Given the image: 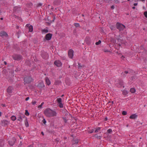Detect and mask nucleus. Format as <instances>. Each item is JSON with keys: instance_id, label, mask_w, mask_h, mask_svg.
Here are the masks:
<instances>
[{"instance_id": "nucleus-33", "label": "nucleus", "mask_w": 147, "mask_h": 147, "mask_svg": "<svg viewBox=\"0 0 147 147\" xmlns=\"http://www.w3.org/2000/svg\"><path fill=\"white\" fill-rule=\"evenodd\" d=\"M101 42L100 40H99L98 42H96L95 44L96 45H99L101 43Z\"/></svg>"}, {"instance_id": "nucleus-44", "label": "nucleus", "mask_w": 147, "mask_h": 147, "mask_svg": "<svg viewBox=\"0 0 147 147\" xmlns=\"http://www.w3.org/2000/svg\"><path fill=\"white\" fill-rule=\"evenodd\" d=\"M104 1L107 3H109L111 1V0H104Z\"/></svg>"}, {"instance_id": "nucleus-64", "label": "nucleus", "mask_w": 147, "mask_h": 147, "mask_svg": "<svg viewBox=\"0 0 147 147\" xmlns=\"http://www.w3.org/2000/svg\"><path fill=\"white\" fill-rule=\"evenodd\" d=\"M44 104V102H42L41 104V105H43V104Z\"/></svg>"}, {"instance_id": "nucleus-32", "label": "nucleus", "mask_w": 147, "mask_h": 147, "mask_svg": "<svg viewBox=\"0 0 147 147\" xmlns=\"http://www.w3.org/2000/svg\"><path fill=\"white\" fill-rule=\"evenodd\" d=\"M94 131V129H91L90 130L88 131V132L89 133L91 134Z\"/></svg>"}, {"instance_id": "nucleus-28", "label": "nucleus", "mask_w": 147, "mask_h": 147, "mask_svg": "<svg viewBox=\"0 0 147 147\" xmlns=\"http://www.w3.org/2000/svg\"><path fill=\"white\" fill-rule=\"evenodd\" d=\"M127 94V92L126 90H124L123 92V95H126Z\"/></svg>"}, {"instance_id": "nucleus-14", "label": "nucleus", "mask_w": 147, "mask_h": 147, "mask_svg": "<svg viewBox=\"0 0 147 147\" xmlns=\"http://www.w3.org/2000/svg\"><path fill=\"white\" fill-rule=\"evenodd\" d=\"M26 26L28 28L29 30V31L32 32L33 31V26L32 25H31L30 24H27L26 25Z\"/></svg>"}, {"instance_id": "nucleus-61", "label": "nucleus", "mask_w": 147, "mask_h": 147, "mask_svg": "<svg viewBox=\"0 0 147 147\" xmlns=\"http://www.w3.org/2000/svg\"><path fill=\"white\" fill-rule=\"evenodd\" d=\"M132 8L133 9H135V6L133 7Z\"/></svg>"}, {"instance_id": "nucleus-5", "label": "nucleus", "mask_w": 147, "mask_h": 147, "mask_svg": "<svg viewBox=\"0 0 147 147\" xmlns=\"http://www.w3.org/2000/svg\"><path fill=\"white\" fill-rule=\"evenodd\" d=\"M41 55L42 57L44 59H47L48 56L47 53L43 50L41 51Z\"/></svg>"}, {"instance_id": "nucleus-15", "label": "nucleus", "mask_w": 147, "mask_h": 147, "mask_svg": "<svg viewBox=\"0 0 147 147\" xmlns=\"http://www.w3.org/2000/svg\"><path fill=\"white\" fill-rule=\"evenodd\" d=\"M45 86V85L43 82H40L38 85V87H39L41 89H42Z\"/></svg>"}, {"instance_id": "nucleus-31", "label": "nucleus", "mask_w": 147, "mask_h": 147, "mask_svg": "<svg viewBox=\"0 0 147 147\" xmlns=\"http://www.w3.org/2000/svg\"><path fill=\"white\" fill-rule=\"evenodd\" d=\"M25 115L26 116H28L29 115V113L27 110H25Z\"/></svg>"}, {"instance_id": "nucleus-26", "label": "nucleus", "mask_w": 147, "mask_h": 147, "mask_svg": "<svg viewBox=\"0 0 147 147\" xmlns=\"http://www.w3.org/2000/svg\"><path fill=\"white\" fill-rule=\"evenodd\" d=\"M18 120L19 121H22V117L21 116L20 114L18 115Z\"/></svg>"}, {"instance_id": "nucleus-11", "label": "nucleus", "mask_w": 147, "mask_h": 147, "mask_svg": "<svg viewBox=\"0 0 147 147\" xmlns=\"http://www.w3.org/2000/svg\"><path fill=\"white\" fill-rule=\"evenodd\" d=\"M0 36L3 38L8 36L7 33L5 31H2L0 32Z\"/></svg>"}, {"instance_id": "nucleus-27", "label": "nucleus", "mask_w": 147, "mask_h": 147, "mask_svg": "<svg viewBox=\"0 0 147 147\" xmlns=\"http://www.w3.org/2000/svg\"><path fill=\"white\" fill-rule=\"evenodd\" d=\"M101 128L100 127H98L95 130L94 132L95 133H97L98 132V131Z\"/></svg>"}, {"instance_id": "nucleus-45", "label": "nucleus", "mask_w": 147, "mask_h": 147, "mask_svg": "<svg viewBox=\"0 0 147 147\" xmlns=\"http://www.w3.org/2000/svg\"><path fill=\"white\" fill-rule=\"evenodd\" d=\"M32 103L33 105H34L36 103V101H32Z\"/></svg>"}, {"instance_id": "nucleus-37", "label": "nucleus", "mask_w": 147, "mask_h": 147, "mask_svg": "<svg viewBox=\"0 0 147 147\" xmlns=\"http://www.w3.org/2000/svg\"><path fill=\"white\" fill-rule=\"evenodd\" d=\"M62 118L64 120L65 123H66L67 122V120L65 117H62Z\"/></svg>"}, {"instance_id": "nucleus-25", "label": "nucleus", "mask_w": 147, "mask_h": 147, "mask_svg": "<svg viewBox=\"0 0 147 147\" xmlns=\"http://www.w3.org/2000/svg\"><path fill=\"white\" fill-rule=\"evenodd\" d=\"M11 119L12 121H15L16 119V117L14 115L12 116L11 117Z\"/></svg>"}, {"instance_id": "nucleus-10", "label": "nucleus", "mask_w": 147, "mask_h": 147, "mask_svg": "<svg viewBox=\"0 0 147 147\" xmlns=\"http://www.w3.org/2000/svg\"><path fill=\"white\" fill-rule=\"evenodd\" d=\"M9 123V121L6 120H2L1 121V124L3 126L7 125Z\"/></svg>"}, {"instance_id": "nucleus-34", "label": "nucleus", "mask_w": 147, "mask_h": 147, "mask_svg": "<svg viewBox=\"0 0 147 147\" xmlns=\"http://www.w3.org/2000/svg\"><path fill=\"white\" fill-rule=\"evenodd\" d=\"M112 132V130L111 129H109L107 130V132L108 133H111Z\"/></svg>"}, {"instance_id": "nucleus-58", "label": "nucleus", "mask_w": 147, "mask_h": 147, "mask_svg": "<svg viewBox=\"0 0 147 147\" xmlns=\"http://www.w3.org/2000/svg\"><path fill=\"white\" fill-rule=\"evenodd\" d=\"M18 136L20 139H22V138L19 135Z\"/></svg>"}, {"instance_id": "nucleus-4", "label": "nucleus", "mask_w": 147, "mask_h": 147, "mask_svg": "<svg viewBox=\"0 0 147 147\" xmlns=\"http://www.w3.org/2000/svg\"><path fill=\"white\" fill-rule=\"evenodd\" d=\"M24 84H29L32 81V78L30 76L26 77H25L24 78Z\"/></svg>"}, {"instance_id": "nucleus-21", "label": "nucleus", "mask_w": 147, "mask_h": 147, "mask_svg": "<svg viewBox=\"0 0 147 147\" xmlns=\"http://www.w3.org/2000/svg\"><path fill=\"white\" fill-rule=\"evenodd\" d=\"M79 142V140L78 139H76L74 140L73 142V144H77Z\"/></svg>"}, {"instance_id": "nucleus-7", "label": "nucleus", "mask_w": 147, "mask_h": 147, "mask_svg": "<svg viewBox=\"0 0 147 147\" xmlns=\"http://www.w3.org/2000/svg\"><path fill=\"white\" fill-rule=\"evenodd\" d=\"M13 59L15 60H20L22 58V56L19 55H13Z\"/></svg>"}, {"instance_id": "nucleus-41", "label": "nucleus", "mask_w": 147, "mask_h": 147, "mask_svg": "<svg viewBox=\"0 0 147 147\" xmlns=\"http://www.w3.org/2000/svg\"><path fill=\"white\" fill-rule=\"evenodd\" d=\"M20 70V68H19L18 67L16 68V69L15 70V71L16 72Z\"/></svg>"}, {"instance_id": "nucleus-17", "label": "nucleus", "mask_w": 147, "mask_h": 147, "mask_svg": "<svg viewBox=\"0 0 147 147\" xmlns=\"http://www.w3.org/2000/svg\"><path fill=\"white\" fill-rule=\"evenodd\" d=\"M12 89L13 88L11 86H9L7 89V92L9 93H11Z\"/></svg>"}, {"instance_id": "nucleus-20", "label": "nucleus", "mask_w": 147, "mask_h": 147, "mask_svg": "<svg viewBox=\"0 0 147 147\" xmlns=\"http://www.w3.org/2000/svg\"><path fill=\"white\" fill-rule=\"evenodd\" d=\"M46 82L47 84L48 85H49L50 84L51 82L49 79V78L47 77H46Z\"/></svg>"}, {"instance_id": "nucleus-53", "label": "nucleus", "mask_w": 147, "mask_h": 147, "mask_svg": "<svg viewBox=\"0 0 147 147\" xmlns=\"http://www.w3.org/2000/svg\"><path fill=\"white\" fill-rule=\"evenodd\" d=\"M42 105H39V106H38V108H41L42 107Z\"/></svg>"}, {"instance_id": "nucleus-51", "label": "nucleus", "mask_w": 147, "mask_h": 147, "mask_svg": "<svg viewBox=\"0 0 147 147\" xmlns=\"http://www.w3.org/2000/svg\"><path fill=\"white\" fill-rule=\"evenodd\" d=\"M115 8L114 6V5H112L111 7V8L112 9H113Z\"/></svg>"}, {"instance_id": "nucleus-63", "label": "nucleus", "mask_w": 147, "mask_h": 147, "mask_svg": "<svg viewBox=\"0 0 147 147\" xmlns=\"http://www.w3.org/2000/svg\"><path fill=\"white\" fill-rule=\"evenodd\" d=\"M41 133V134L42 135H44V133L42 131Z\"/></svg>"}, {"instance_id": "nucleus-52", "label": "nucleus", "mask_w": 147, "mask_h": 147, "mask_svg": "<svg viewBox=\"0 0 147 147\" xmlns=\"http://www.w3.org/2000/svg\"><path fill=\"white\" fill-rule=\"evenodd\" d=\"M29 97H27L26 99H25V100L26 101H27L28 100H29Z\"/></svg>"}, {"instance_id": "nucleus-24", "label": "nucleus", "mask_w": 147, "mask_h": 147, "mask_svg": "<svg viewBox=\"0 0 147 147\" xmlns=\"http://www.w3.org/2000/svg\"><path fill=\"white\" fill-rule=\"evenodd\" d=\"M130 91L131 93H134L135 92L136 90L134 88H132L130 89Z\"/></svg>"}, {"instance_id": "nucleus-57", "label": "nucleus", "mask_w": 147, "mask_h": 147, "mask_svg": "<svg viewBox=\"0 0 147 147\" xmlns=\"http://www.w3.org/2000/svg\"><path fill=\"white\" fill-rule=\"evenodd\" d=\"M2 105L3 107H5V104H2Z\"/></svg>"}, {"instance_id": "nucleus-36", "label": "nucleus", "mask_w": 147, "mask_h": 147, "mask_svg": "<svg viewBox=\"0 0 147 147\" xmlns=\"http://www.w3.org/2000/svg\"><path fill=\"white\" fill-rule=\"evenodd\" d=\"M122 114L123 115H127V112L125 111H123L122 112Z\"/></svg>"}, {"instance_id": "nucleus-1", "label": "nucleus", "mask_w": 147, "mask_h": 147, "mask_svg": "<svg viewBox=\"0 0 147 147\" xmlns=\"http://www.w3.org/2000/svg\"><path fill=\"white\" fill-rule=\"evenodd\" d=\"M44 114L47 117L56 116L57 115L56 112L50 109H46L44 112Z\"/></svg>"}, {"instance_id": "nucleus-3", "label": "nucleus", "mask_w": 147, "mask_h": 147, "mask_svg": "<svg viewBox=\"0 0 147 147\" xmlns=\"http://www.w3.org/2000/svg\"><path fill=\"white\" fill-rule=\"evenodd\" d=\"M8 139L9 144L10 146H12L16 141V138L15 137H12V138L11 137L10 138H9Z\"/></svg>"}, {"instance_id": "nucleus-29", "label": "nucleus", "mask_w": 147, "mask_h": 147, "mask_svg": "<svg viewBox=\"0 0 147 147\" xmlns=\"http://www.w3.org/2000/svg\"><path fill=\"white\" fill-rule=\"evenodd\" d=\"M74 25L76 27H80V24L78 23H74Z\"/></svg>"}, {"instance_id": "nucleus-49", "label": "nucleus", "mask_w": 147, "mask_h": 147, "mask_svg": "<svg viewBox=\"0 0 147 147\" xmlns=\"http://www.w3.org/2000/svg\"><path fill=\"white\" fill-rule=\"evenodd\" d=\"M114 28V27L113 26H111L110 27V28L111 30H113Z\"/></svg>"}, {"instance_id": "nucleus-12", "label": "nucleus", "mask_w": 147, "mask_h": 147, "mask_svg": "<svg viewBox=\"0 0 147 147\" xmlns=\"http://www.w3.org/2000/svg\"><path fill=\"white\" fill-rule=\"evenodd\" d=\"M117 85L118 87H121L123 86V87H124V86H123V81L121 80H118V83L117 84Z\"/></svg>"}, {"instance_id": "nucleus-55", "label": "nucleus", "mask_w": 147, "mask_h": 147, "mask_svg": "<svg viewBox=\"0 0 147 147\" xmlns=\"http://www.w3.org/2000/svg\"><path fill=\"white\" fill-rule=\"evenodd\" d=\"M124 73H125V74H126L128 73V71H124Z\"/></svg>"}, {"instance_id": "nucleus-48", "label": "nucleus", "mask_w": 147, "mask_h": 147, "mask_svg": "<svg viewBox=\"0 0 147 147\" xmlns=\"http://www.w3.org/2000/svg\"><path fill=\"white\" fill-rule=\"evenodd\" d=\"M42 5V4L41 3H39L37 5V7H40Z\"/></svg>"}, {"instance_id": "nucleus-43", "label": "nucleus", "mask_w": 147, "mask_h": 147, "mask_svg": "<svg viewBox=\"0 0 147 147\" xmlns=\"http://www.w3.org/2000/svg\"><path fill=\"white\" fill-rule=\"evenodd\" d=\"M104 51L105 52H109L110 51L107 49H104Z\"/></svg>"}, {"instance_id": "nucleus-46", "label": "nucleus", "mask_w": 147, "mask_h": 147, "mask_svg": "<svg viewBox=\"0 0 147 147\" xmlns=\"http://www.w3.org/2000/svg\"><path fill=\"white\" fill-rule=\"evenodd\" d=\"M55 17H54L53 20L52 21H51V22L52 23L53 22H54L55 20Z\"/></svg>"}, {"instance_id": "nucleus-42", "label": "nucleus", "mask_w": 147, "mask_h": 147, "mask_svg": "<svg viewBox=\"0 0 147 147\" xmlns=\"http://www.w3.org/2000/svg\"><path fill=\"white\" fill-rule=\"evenodd\" d=\"M144 14L145 16L147 18V11H146L144 12Z\"/></svg>"}, {"instance_id": "nucleus-23", "label": "nucleus", "mask_w": 147, "mask_h": 147, "mask_svg": "<svg viewBox=\"0 0 147 147\" xmlns=\"http://www.w3.org/2000/svg\"><path fill=\"white\" fill-rule=\"evenodd\" d=\"M94 136L96 138L99 139H100V137H102L101 136L98 135V134H95Z\"/></svg>"}, {"instance_id": "nucleus-60", "label": "nucleus", "mask_w": 147, "mask_h": 147, "mask_svg": "<svg viewBox=\"0 0 147 147\" xmlns=\"http://www.w3.org/2000/svg\"><path fill=\"white\" fill-rule=\"evenodd\" d=\"M107 119H107V117H106V118H105V121H107Z\"/></svg>"}, {"instance_id": "nucleus-9", "label": "nucleus", "mask_w": 147, "mask_h": 147, "mask_svg": "<svg viewBox=\"0 0 147 147\" xmlns=\"http://www.w3.org/2000/svg\"><path fill=\"white\" fill-rule=\"evenodd\" d=\"M74 55V51L72 49H70L68 51V55L69 57L71 59H72Z\"/></svg>"}, {"instance_id": "nucleus-38", "label": "nucleus", "mask_w": 147, "mask_h": 147, "mask_svg": "<svg viewBox=\"0 0 147 147\" xmlns=\"http://www.w3.org/2000/svg\"><path fill=\"white\" fill-rule=\"evenodd\" d=\"M20 114L21 116L22 117V118H24L25 117H26L25 116L24 114Z\"/></svg>"}, {"instance_id": "nucleus-50", "label": "nucleus", "mask_w": 147, "mask_h": 147, "mask_svg": "<svg viewBox=\"0 0 147 147\" xmlns=\"http://www.w3.org/2000/svg\"><path fill=\"white\" fill-rule=\"evenodd\" d=\"M9 81L11 82H13V80L12 79H10L9 80Z\"/></svg>"}, {"instance_id": "nucleus-54", "label": "nucleus", "mask_w": 147, "mask_h": 147, "mask_svg": "<svg viewBox=\"0 0 147 147\" xmlns=\"http://www.w3.org/2000/svg\"><path fill=\"white\" fill-rule=\"evenodd\" d=\"M118 1L117 0H115V2L116 3H118Z\"/></svg>"}, {"instance_id": "nucleus-59", "label": "nucleus", "mask_w": 147, "mask_h": 147, "mask_svg": "<svg viewBox=\"0 0 147 147\" xmlns=\"http://www.w3.org/2000/svg\"><path fill=\"white\" fill-rule=\"evenodd\" d=\"M4 63L5 65H6L7 64V63L6 61H4Z\"/></svg>"}, {"instance_id": "nucleus-30", "label": "nucleus", "mask_w": 147, "mask_h": 147, "mask_svg": "<svg viewBox=\"0 0 147 147\" xmlns=\"http://www.w3.org/2000/svg\"><path fill=\"white\" fill-rule=\"evenodd\" d=\"M121 77L124 78L126 76V75L124 73L122 72L121 74Z\"/></svg>"}, {"instance_id": "nucleus-19", "label": "nucleus", "mask_w": 147, "mask_h": 147, "mask_svg": "<svg viewBox=\"0 0 147 147\" xmlns=\"http://www.w3.org/2000/svg\"><path fill=\"white\" fill-rule=\"evenodd\" d=\"M42 32L44 33H46L48 32L47 27H46L45 29L42 30Z\"/></svg>"}, {"instance_id": "nucleus-16", "label": "nucleus", "mask_w": 147, "mask_h": 147, "mask_svg": "<svg viewBox=\"0 0 147 147\" xmlns=\"http://www.w3.org/2000/svg\"><path fill=\"white\" fill-rule=\"evenodd\" d=\"M60 0H54L53 2L54 5H59L60 4Z\"/></svg>"}, {"instance_id": "nucleus-35", "label": "nucleus", "mask_w": 147, "mask_h": 147, "mask_svg": "<svg viewBox=\"0 0 147 147\" xmlns=\"http://www.w3.org/2000/svg\"><path fill=\"white\" fill-rule=\"evenodd\" d=\"M83 66V65H81V64L80 63H78V68H80L81 67H82Z\"/></svg>"}, {"instance_id": "nucleus-6", "label": "nucleus", "mask_w": 147, "mask_h": 147, "mask_svg": "<svg viewBox=\"0 0 147 147\" xmlns=\"http://www.w3.org/2000/svg\"><path fill=\"white\" fill-rule=\"evenodd\" d=\"M57 101L59 105V106L61 108H63V104L62 103V99L60 98H57Z\"/></svg>"}, {"instance_id": "nucleus-56", "label": "nucleus", "mask_w": 147, "mask_h": 147, "mask_svg": "<svg viewBox=\"0 0 147 147\" xmlns=\"http://www.w3.org/2000/svg\"><path fill=\"white\" fill-rule=\"evenodd\" d=\"M138 5V3H134V6H136V5Z\"/></svg>"}, {"instance_id": "nucleus-47", "label": "nucleus", "mask_w": 147, "mask_h": 147, "mask_svg": "<svg viewBox=\"0 0 147 147\" xmlns=\"http://www.w3.org/2000/svg\"><path fill=\"white\" fill-rule=\"evenodd\" d=\"M18 7H15L14 8V11L18 9Z\"/></svg>"}, {"instance_id": "nucleus-39", "label": "nucleus", "mask_w": 147, "mask_h": 147, "mask_svg": "<svg viewBox=\"0 0 147 147\" xmlns=\"http://www.w3.org/2000/svg\"><path fill=\"white\" fill-rule=\"evenodd\" d=\"M27 6H29L30 7L32 5V3H30L28 4Z\"/></svg>"}, {"instance_id": "nucleus-18", "label": "nucleus", "mask_w": 147, "mask_h": 147, "mask_svg": "<svg viewBox=\"0 0 147 147\" xmlns=\"http://www.w3.org/2000/svg\"><path fill=\"white\" fill-rule=\"evenodd\" d=\"M137 117V115L136 114H133L131 115L130 117L129 118L131 119H135Z\"/></svg>"}, {"instance_id": "nucleus-62", "label": "nucleus", "mask_w": 147, "mask_h": 147, "mask_svg": "<svg viewBox=\"0 0 147 147\" xmlns=\"http://www.w3.org/2000/svg\"><path fill=\"white\" fill-rule=\"evenodd\" d=\"M117 40L118 41H119V42L121 40L119 38Z\"/></svg>"}, {"instance_id": "nucleus-2", "label": "nucleus", "mask_w": 147, "mask_h": 147, "mask_svg": "<svg viewBox=\"0 0 147 147\" xmlns=\"http://www.w3.org/2000/svg\"><path fill=\"white\" fill-rule=\"evenodd\" d=\"M116 27L119 31L123 30L125 28V26L123 24L119 22H117L116 24Z\"/></svg>"}, {"instance_id": "nucleus-13", "label": "nucleus", "mask_w": 147, "mask_h": 147, "mask_svg": "<svg viewBox=\"0 0 147 147\" xmlns=\"http://www.w3.org/2000/svg\"><path fill=\"white\" fill-rule=\"evenodd\" d=\"M54 64L57 67H60L62 65V63L59 60H56L54 62Z\"/></svg>"}, {"instance_id": "nucleus-40", "label": "nucleus", "mask_w": 147, "mask_h": 147, "mask_svg": "<svg viewBox=\"0 0 147 147\" xmlns=\"http://www.w3.org/2000/svg\"><path fill=\"white\" fill-rule=\"evenodd\" d=\"M42 122L44 124H45L46 123V121L45 119H44L43 120Z\"/></svg>"}, {"instance_id": "nucleus-22", "label": "nucleus", "mask_w": 147, "mask_h": 147, "mask_svg": "<svg viewBox=\"0 0 147 147\" xmlns=\"http://www.w3.org/2000/svg\"><path fill=\"white\" fill-rule=\"evenodd\" d=\"M25 125L26 127H28L29 126V124L28 122L27 118H26V120L25 121Z\"/></svg>"}, {"instance_id": "nucleus-8", "label": "nucleus", "mask_w": 147, "mask_h": 147, "mask_svg": "<svg viewBox=\"0 0 147 147\" xmlns=\"http://www.w3.org/2000/svg\"><path fill=\"white\" fill-rule=\"evenodd\" d=\"M52 35V34L51 33H48L46 34L45 36L44 40L45 39L47 40H50L51 38Z\"/></svg>"}]
</instances>
